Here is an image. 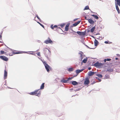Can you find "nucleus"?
Masks as SVG:
<instances>
[{
  "mask_svg": "<svg viewBox=\"0 0 120 120\" xmlns=\"http://www.w3.org/2000/svg\"><path fill=\"white\" fill-rule=\"evenodd\" d=\"M44 53L45 57L49 60H50L49 57L51 54V52L49 49L46 48L44 49Z\"/></svg>",
  "mask_w": 120,
  "mask_h": 120,
  "instance_id": "1",
  "label": "nucleus"
},
{
  "mask_svg": "<svg viewBox=\"0 0 120 120\" xmlns=\"http://www.w3.org/2000/svg\"><path fill=\"white\" fill-rule=\"evenodd\" d=\"M104 65V64L99 63L98 62L95 63L94 64V65L95 66L99 68H101Z\"/></svg>",
  "mask_w": 120,
  "mask_h": 120,
  "instance_id": "2",
  "label": "nucleus"
},
{
  "mask_svg": "<svg viewBox=\"0 0 120 120\" xmlns=\"http://www.w3.org/2000/svg\"><path fill=\"white\" fill-rule=\"evenodd\" d=\"M43 63L45 67V68L47 71L49 72V69H50V67L48 65V64L45 62H43Z\"/></svg>",
  "mask_w": 120,
  "mask_h": 120,
  "instance_id": "3",
  "label": "nucleus"
},
{
  "mask_svg": "<svg viewBox=\"0 0 120 120\" xmlns=\"http://www.w3.org/2000/svg\"><path fill=\"white\" fill-rule=\"evenodd\" d=\"M35 95L39 96H40L41 94L40 91H39V90H35L34 91Z\"/></svg>",
  "mask_w": 120,
  "mask_h": 120,
  "instance_id": "4",
  "label": "nucleus"
},
{
  "mask_svg": "<svg viewBox=\"0 0 120 120\" xmlns=\"http://www.w3.org/2000/svg\"><path fill=\"white\" fill-rule=\"evenodd\" d=\"M44 43L46 44H48V43L52 44V43L53 42L52 40L49 38L48 39L45 41Z\"/></svg>",
  "mask_w": 120,
  "mask_h": 120,
  "instance_id": "5",
  "label": "nucleus"
},
{
  "mask_svg": "<svg viewBox=\"0 0 120 120\" xmlns=\"http://www.w3.org/2000/svg\"><path fill=\"white\" fill-rule=\"evenodd\" d=\"M111 60V59H104L103 61L105 64L108 65L109 63V62H108V61H109Z\"/></svg>",
  "mask_w": 120,
  "mask_h": 120,
  "instance_id": "6",
  "label": "nucleus"
},
{
  "mask_svg": "<svg viewBox=\"0 0 120 120\" xmlns=\"http://www.w3.org/2000/svg\"><path fill=\"white\" fill-rule=\"evenodd\" d=\"M0 58L2 60L6 61H7L8 60V58L4 56H0Z\"/></svg>",
  "mask_w": 120,
  "mask_h": 120,
  "instance_id": "7",
  "label": "nucleus"
},
{
  "mask_svg": "<svg viewBox=\"0 0 120 120\" xmlns=\"http://www.w3.org/2000/svg\"><path fill=\"white\" fill-rule=\"evenodd\" d=\"M77 33L80 35H85V33L84 32L78 31L77 32Z\"/></svg>",
  "mask_w": 120,
  "mask_h": 120,
  "instance_id": "8",
  "label": "nucleus"
},
{
  "mask_svg": "<svg viewBox=\"0 0 120 120\" xmlns=\"http://www.w3.org/2000/svg\"><path fill=\"white\" fill-rule=\"evenodd\" d=\"M115 4L120 6V0H115Z\"/></svg>",
  "mask_w": 120,
  "mask_h": 120,
  "instance_id": "9",
  "label": "nucleus"
},
{
  "mask_svg": "<svg viewBox=\"0 0 120 120\" xmlns=\"http://www.w3.org/2000/svg\"><path fill=\"white\" fill-rule=\"evenodd\" d=\"M90 82V81L88 78L86 79L84 82V84H88Z\"/></svg>",
  "mask_w": 120,
  "mask_h": 120,
  "instance_id": "10",
  "label": "nucleus"
},
{
  "mask_svg": "<svg viewBox=\"0 0 120 120\" xmlns=\"http://www.w3.org/2000/svg\"><path fill=\"white\" fill-rule=\"evenodd\" d=\"M7 72L5 70H4V79H5L7 78Z\"/></svg>",
  "mask_w": 120,
  "mask_h": 120,
  "instance_id": "11",
  "label": "nucleus"
},
{
  "mask_svg": "<svg viewBox=\"0 0 120 120\" xmlns=\"http://www.w3.org/2000/svg\"><path fill=\"white\" fill-rule=\"evenodd\" d=\"M116 9L118 13H120V11L119 10V8L118 5H117V4H116Z\"/></svg>",
  "mask_w": 120,
  "mask_h": 120,
  "instance_id": "12",
  "label": "nucleus"
},
{
  "mask_svg": "<svg viewBox=\"0 0 120 120\" xmlns=\"http://www.w3.org/2000/svg\"><path fill=\"white\" fill-rule=\"evenodd\" d=\"M94 74V72H92L91 71H90L88 73V75L90 76H91Z\"/></svg>",
  "mask_w": 120,
  "mask_h": 120,
  "instance_id": "13",
  "label": "nucleus"
},
{
  "mask_svg": "<svg viewBox=\"0 0 120 120\" xmlns=\"http://www.w3.org/2000/svg\"><path fill=\"white\" fill-rule=\"evenodd\" d=\"M69 25L68 24H67L65 28V30L66 31H68V27Z\"/></svg>",
  "mask_w": 120,
  "mask_h": 120,
  "instance_id": "14",
  "label": "nucleus"
},
{
  "mask_svg": "<svg viewBox=\"0 0 120 120\" xmlns=\"http://www.w3.org/2000/svg\"><path fill=\"white\" fill-rule=\"evenodd\" d=\"M88 21L91 24H94V21L92 19H89Z\"/></svg>",
  "mask_w": 120,
  "mask_h": 120,
  "instance_id": "15",
  "label": "nucleus"
},
{
  "mask_svg": "<svg viewBox=\"0 0 120 120\" xmlns=\"http://www.w3.org/2000/svg\"><path fill=\"white\" fill-rule=\"evenodd\" d=\"M98 41L96 39L94 41V44L95 46H97L98 45Z\"/></svg>",
  "mask_w": 120,
  "mask_h": 120,
  "instance_id": "16",
  "label": "nucleus"
},
{
  "mask_svg": "<svg viewBox=\"0 0 120 120\" xmlns=\"http://www.w3.org/2000/svg\"><path fill=\"white\" fill-rule=\"evenodd\" d=\"M80 21H78L77 22H76L74 23L73 24V25L74 26H77L78 24H79L80 23Z\"/></svg>",
  "mask_w": 120,
  "mask_h": 120,
  "instance_id": "17",
  "label": "nucleus"
},
{
  "mask_svg": "<svg viewBox=\"0 0 120 120\" xmlns=\"http://www.w3.org/2000/svg\"><path fill=\"white\" fill-rule=\"evenodd\" d=\"M13 52V54H18L21 53L20 52L17 51H15Z\"/></svg>",
  "mask_w": 120,
  "mask_h": 120,
  "instance_id": "18",
  "label": "nucleus"
},
{
  "mask_svg": "<svg viewBox=\"0 0 120 120\" xmlns=\"http://www.w3.org/2000/svg\"><path fill=\"white\" fill-rule=\"evenodd\" d=\"M83 70H84L83 69H82L81 70L78 69L76 71V72L78 74L80 72H82V71H83Z\"/></svg>",
  "mask_w": 120,
  "mask_h": 120,
  "instance_id": "19",
  "label": "nucleus"
},
{
  "mask_svg": "<svg viewBox=\"0 0 120 120\" xmlns=\"http://www.w3.org/2000/svg\"><path fill=\"white\" fill-rule=\"evenodd\" d=\"M50 27L52 29H53L54 28H57L58 27L57 26L55 25L53 26V25H51Z\"/></svg>",
  "mask_w": 120,
  "mask_h": 120,
  "instance_id": "20",
  "label": "nucleus"
},
{
  "mask_svg": "<svg viewBox=\"0 0 120 120\" xmlns=\"http://www.w3.org/2000/svg\"><path fill=\"white\" fill-rule=\"evenodd\" d=\"M44 85L45 83H43L41 84V86L40 89H44Z\"/></svg>",
  "mask_w": 120,
  "mask_h": 120,
  "instance_id": "21",
  "label": "nucleus"
},
{
  "mask_svg": "<svg viewBox=\"0 0 120 120\" xmlns=\"http://www.w3.org/2000/svg\"><path fill=\"white\" fill-rule=\"evenodd\" d=\"M72 84L73 85H75L78 84V83L76 81H73L72 82Z\"/></svg>",
  "mask_w": 120,
  "mask_h": 120,
  "instance_id": "22",
  "label": "nucleus"
},
{
  "mask_svg": "<svg viewBox=\"0 0 120 120\" xmlns=\"http://www.w3.org/2000/svg\"><path fill=\"white\" fill-rule=\"evenodd\" d=\"M87 58H84L82 60V62L84 63H86L87 61Z\"/></svg>",
  "mask_w": 120,
  "mask_h": 120,
  "instance_id": "23",
  "label": "nucleus"
},
{
  "mask_svg": "<svg viewBox=\"0 0 120 120\" xmlns=\"http://www.w3.org/2000/svg\"><path fill=\"white\" fill-rule=\"evenodd\" d=\"M95 29V26H94L91 29L90 31L92 33H93Z\"/></svg>",
  "mask_w": 120,
  "mask_h": 120,
  "instance_id": "24",
  "label": "nucleus"
},
{
  "mask_svg": "<svg viewBox=\"0 0 120 120\" xmlns=\"http://www.w3.org/2000/svg\"><path fill=\"white\" fill-rule=\"evenodd\" d=\"M92 16L94 17V18L96 19H98V17L96 15H92Z\"/></svg>",
  "mask_w": 120,
  "mask_h": 120,
  "instance_id": "25",
  "label": "nucleus"
},
{
  "mask_svg": "<svg viewBox=\"0 0 120 120\" xmlns=\"http://www.w3.org/2000/svg\"><path fill=\"white\" fill-rule=\"evenodd\" d=\"M61 81L62 82L66 83L67 82V81L65 80L64 79H63L61 80Z\"/></svg>",
  "mask_w": 120,
  "mask_h": 120,
  "instance_id": "26",
  "label": "nucleus"
},
{
  "mask_svg": "<svg viewBox=\"0 0 120 120\" xmlns=\"http://www.w3.org/2000/svg\"><path fill=\"white\" fill-rule=\"evenodd\" d=\"M73 68H69L68 69V70L70 72V71H73Z\"/></svg>",
  "mask_w": 120,
  "mask_h": 120,
  "instance_id": "27",
  "label": "nucleus"
},
{
  "mask_svg": "<svg viewBox=\"0 0 120 120\" xmlns=\"http://www.w3.org/2000/svg\"><path fill=\"white\" fill-rule=\"evenodd\" d=\"M65 25V24H60L59 26H60L61 28H63L64 26Z\"/></svg>",
  "mask_w": 120,
  "mask_h": 120,
  "instance_id": "28",
  "label": "nucleus"
},
{
  "mask_svg": "<svg viewBox=\"0 0 120 120\" xmlns=\"http://www.w3.org/2000/svg\"><path fill=\"white\" fill-rule=\"evenodd\" d=\"M97 75L100 78H101L102 77V75L101 74H97Z\"/></svg>",
  "mask_w": 120,
  "mask_h": 120,
  "instance_id": "29",
  "label": "nucleus"
},
{
  "mask_svg": "<svg viewBox=\"0 0 120 120\" xmlns=\"http://www.w3.org/2000/svg\"><path fill=\"white\" fill-rule=\"evenodd\" d=\"M112 70L111 69H108L107 71H108L109 72H112Z\"/></svg>",
  "mask_w": 120,
  "mask_h": 120,
  "instance_id": "30",
  "label": "nucleus"
},
{
  "mask_svg": "<svg viewBox=\"0 0 120 120\" xmlns=\"http://www.w3.org/2000/svg\"><path fill=\"white\" fill-rule=\"evenodd\" d=\"M35 92L34 91V92H30V93L29 94L31 95H35Z\"/></svg>",
  "mask_w": 120,
  "mask_h": 120,
  "instance_id": "31",
  "label": "nucleus"
},
{
  "mask_svg": "<svg viewBox=\"0 0 120 120\" xmlns=\"http://www.w3.org/2000/svg\"><path fill=\"white\" fill-rule=\"evenodd\" d=\"M89 8V6H87L85 7V8H84V10H88V9Z\"/></svg>",
  "mask_w": 120,
  "mask_h": 120,
  "instance_id": "32",
  "label": "nucleus"
},
{
  "mask_svg": "<svg viewBox=\"0 0 120 120\" xmlns=\"http://www.w3.org/2000/svg\"><path fill=\"white\" fill-rule=\"evenodd\" d=\"M38 22L41 26L43 28H44V26L42 24H41V23H40L39 22Z\"/></svg>",
  "mask_w": 120,
  "mask_h": 120,
  "instance_id": "33",
  "label": "nucleus"
},
{
  "mask_svg": "<svg viewBox=\"0 0 120 120\" xmlns=\"http://www.w3.org/2000/svg\"><path fill=\"white\" fill-rule=\"evenodd\" d=\"M40 52H38L37 53V55L39 56H41V54H40Z\"/></svg>",
  "mask_w": 120,
  "mask_h": 120,
  "instance_id": "34",
  "label": "nucleus"
},
{
  "mask_svg": "<svg viewBox=\"0 0 120 120\" xmlns=\"http://www.w3.org/2000/svg\"><path fill=\"white\" fill-rule=\"evenodd\" d=\"M8 54L10 56L12 55L13 54V52H12V53H9Z\"/></svg>",
  "mask_w": 120,
  "mask_h": 120,
  "instance_id": "35",
  "label": "nucleus"
},
{
  "mask_svg": "<svg viewBox=\"0 0 120 120\" xmlns=\"http://www.w3.org/2000/svg\"><path fill=\"white\" fill-rule=\"evenodd\" d=\"M4 51H0V54H3L4 53Z\"/></svg>",
  "mask_w": 120,
  "mask_h": 120,
  "instance_id": "36",
  "label": "nucleus"
},
{
  "mask_svg": "<svg viewBox=\"0 0 120 120\" xmlns=\"http://www.w3.org/2000/svg\"><path fill=\"white\" fill-rule=\"evenodd\" d=\"M96 79H98L99 82H101V79H99V78H98V77H96Z\"/></svg>",
  "mask_w": 120,
  "mask_h": 120,
  "instance_id": "37",
  "label": "nucleus"
},
{
  "mask_svg": "<svg viewBox=\"0 0 120 120\" xmlns=\"http://www.w3.org/2000/svg\"><path fill=\"white\" fill-rule=\"evenodd\" d=\"M72 78H73L72 77L69 78H68V80H71Z\"/></svg>",
  "mask_w": 120,
  "mask_h": 120,
  "instance_id": "38",
  "label": "nucleus"
},
{
  "mask_svg": "<svg viewBox=\"0 0 120 120\" xmlns=\"http://www.w3.org/2000/svg\"><path fill=\"white\" fill-rule=\"evenodd\" d=\"M36 17L37 18H38V19L39 20H40V19L38 15H37Z\"/></svg>",
  "mask_w": 120,
  "mask_h": 120,
  "instance_id": "39",
  "label": "nucleus"
},
{
  "mask_svg": "<svg viewBox=\"0 0 120 120\" xmlns=\"http://www.w3.org/2000/svg\"><path fill=\"white\" fill-rule=\"evenodd\" d=\"M29 54H31L32 55H35V54H34L33 53H29Z\"/></svg>",
  "mask_w": 120,
  "mask_h": 120,
  "instance_id": "40",
  "label": "nucleus"
},
{
  "mask_svg": "<svg viewBox=\"0 0 120 120\" xmlns=\"http://www.w3.org/2000/svg\"><path fill=\"white\" fill-rule=\"evenodd\" d=\"M85 19H86L87 20H88V19H87L86 17V16H85Z\"/></svg>",
  "mask_w": 120,
  "mask_h": 120,
  "instance_id": "41",
  "label": "nucleus"
},
{
  "mask_svg": "<svg viewBox=\"0 0 120 120\" xmlns=\"http://www.w3.org/2000/svg\"><path fill=\"white\" fill-rule=\"evenodd\" d=\"M105 43L107 44H108V42L107 41H106L105 42Z\"/></svg>",
  "mask_w": 120,
  "mask_h": 120,
  "instance_id": "42",
  "label": "nucleus"
},
{
  "mask_svg": "<svg viewBox=\"0 0 120 120\" xmlns=\"http://www.w3.org/2000/svg\"><path fill=\"white\" fill-rule=\"evenodd\" d=\"M91 69V68L90 67L89 68H88L89 70H90Z\"/></svg>",
  "mask_w": 120,
  "mask_h": 120,
  "instance_id": "43",
  "label": "nucleus"
},
{
  "mask_svg": "<svg viewBox=\"0 0 120 120\" xmlns=\"http://www.w3.org/2000/svg\"><path fill=\"white\" fill-rule=\"evenodd\" d=\"M2 37V36L1 35H0V38Z\"/></svg>",
  "mask_w": 120,
  "mask_h": 120,
  "instance_id": "44",
  "label": "nucleus"
},
{
  "mask_svg": "<svg viewBox=\"0 0 120 120\" xmlns=\"http://www.w3.org/2000/svg\"><path fill=\"white\" fill-rule=\"evenodd\" d=\"M90 31L89 30H87V32H89Z\"/></svg>",
  "mask_w": 120,
  "mask_h": 120,
  "instance_id": "45",
  "label": "nucleus"
},
{
  "mask_svg": "<svg viewBox=\"0 0 120 120\" xmlns=\"http://www.w3.org/2000/svg\"><path fill=\"white\" fill-rule=\"evenodd\" d=\"M77 19H74V21H75V20H77Z\"/></svg>",
  "mask_w": 120,
  "mask_h": 120,
  "instance_id": "46",
  "label": "nucleus"
},
{
  "mask_svg": "<svg viewBox=\"0 0 120 120\" xmlns=\"http://www.w3.org/2000/svg\"><path fill=\"white\" fill-rule=\"evenodd\" d=\"M91 49H94V48H90Z\"/></svg>",
  "mask_w": 120,
  "mask_h": 120,
  "instance_id": "47",
  "label": "nucleus"
},
{
  "mask_svg": "<svg viewBox=\"0 0 120 120\" xmlns=\"http://www.w3.org/2000/svg\"><path fill=\"white\" fill-rule=\"evenodd\" d=\"M8 87V88H9V89H11V88H10V87Z\"/></svg>",
  "mask_w": 120,
  "mask_h": 120,
  "instance_id": "48",
  "label": "nucleus"
},
{
  "mask_svg": "<svg viewBox=\"0 0 120 120\" xmlns=\"http://www.w3.org/2000/svg\"><path fill=\"white\" fill-rule=\"evenodd\" d=\"M58 28H59V29H60V27H59Z\"/></svg>",
  "mask_w": 120,
  "mask_h": 120,
  "instance_id": "49",
  "label": "nucleus"
},
{
  "mask_svg": "<svg viewBox=\"0 0 120 120\" xmlns=\"http://www.w3.org/2000/svg\"><path fill=\"white\" fill-rule=\"evenodd\" d=\"M74 32H75V31H74Z\"/></svg>",
  "mask_w": 120,
  "mask_h": 120,
  "instance_id": "50",
  "label": "nucleus"
},
{
  "mask_svg": "<svg viewBox=\"0 0 120 120\" xmlns=\"http://www.w3.org/2000/svg\"><path fill=\"white\" fill-rule=\"evenodd\" d=\"M117 59V58H116V59Z\"/></svg>",
  "mask_w": 120,
  "mask_h": 120,
  "instance_id": "51",
  "label": "nucleus"
}]
</instances>
